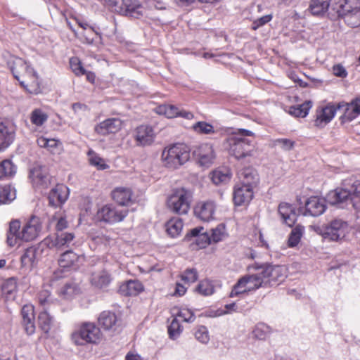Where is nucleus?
I'll return each mask as SVG.
<instances>
[{
  "label": "nucleus",
  "mask_w": 360,
  "mask_h": 360,
  "mask_svg": "<svg viewBox=\"0 0 360 360\" xmlns=\"http://www.w3.org/2000/svg\"><path fill=\"white\" fill-rule=\"evenodd\" d=\"M37 142L39 147L46 148L53 154H60L62 151L61 143L54 139H46L41 136L37 139Z\"/></svg>",
  "instance_id": "nucleus-36"
},
{
  "label": "nucleus",
  "mask_w": 360,
  "mask_h": 360,
  "mask_svg": "<svg viewBox=\"0 0 360 360\" xmlns=\"http://www.w3.org/2000/svg\"><path fill=\"white\" fill-rule=\"evenodd\" d=\"M326 198L311 196L305 202V214L312 217L321 215L326 209Z\"/></svg>",
  "instance_id": "nucleus-19"
},
{
  "label": "nucleus",
  "mask_w": 360,
  "mask_h": 360,
  "mask_svg": "<svg viewBox=\"0 0 360 360\" xmlns=\"http://www.w3.org/2000/svg\"><path fill=\"white\" fill-rule=\"evenodd\" d=\"M37 301L41 309H48V308L54 304L56 300L53 298L49 289L41 290L37 295Z\"/></svg>",
  "instance_id": "nucleus-40"
},
{
  "label": "nucleus",
  "mask_w": 360,
  "mask_h": 360,
  "mask_svg": "<svg viewBox=\"0 0 360 360\" xmlns=\"http://www.w3.org/2000/svg\"><path fill=\"white\" fill-rule=\"evenodd\" d=\"M204 228L202 226L196 227L190 231V233L186 235L188 239L195 243L199 249L205 248L211 243L210 234L207 232H202Z\"/></svg>",
  "instance_id": "nucleus-23"
},
{
  "label": "nucleus",
  "mask_w": 360,
  "mask_h": 360,
  "mask_svg": "<svg viewBox=\"0 0 360 360\" xmlns=\"http://www.w3.org/2000/svg\"><path fill=\"white\" fill-rule=\"evenodd\" d=\"M13 139V132L3 123H0V150L10 145Z\"/></svg>",
  "instance_id": "nucleus-43"
},
{
  "label": "nucleus",
  "mask_w": 360,
  "mask_h": 360,
  "mask_svg": "<svg viewBox=\"0 0 360 360\" xmlns=\"http://www.w3.org/2000/svg\"><path fill=\"white\" fill-rule=\"evenodd\" d=\"M110 282V275L105 270H101L91 274V283L96 288H105L108 286Z\"/></svg>",
  "instance_id": "nucleus-34"
},
{
  "label": "nucleus",
  "mask_w": 360,
  "mask_h": 360,
  "mask_svg": "<svg viewBox=\"0 0 360 360\" xmlns=\"http://www.w3.org/2000/svg\"><path fill=\"white\" fill-rule=\"evenodd\" d=\"M115 12L139 18L145 13V8L138 0H106Z\"/></svg>",
  "instance_id": "nucleus-9"
},
{
  "label": "nucleus",
  "mask_w": 360,
  "mask_h": 360,
  "mask_svg": "<svg viewBox=\"0 0 360 360\" xmlns=\"http://www.w3.org/2000/svg\"><path fill=\"white\" fill-rule=\"evenodd\" d=\"M196 290L200 294L209 296L214 292V285L212 281L205 279L199 283Z\"/></svg>",
  "instance_id": "nucleus-50"
},
{
  "label": "nucleus",
  "mask_w": 360,
  "mask_h": 360,
  "mask_svg": "<svg viewBox=\"0 0 360 360\" xmlns=\"http://www.w3.org/2000/svg\"><path fill=\"white\" fill-rule=\"evenodd\" d=\"M102 339L98 327L93 323H83L77 326L71 334V340L76 345L97 344Z\"/></svg>",
  "instance_id": "nucleus-5"
},
{
  "label": "nucleus",
  "mask_w": 360,
  "mask_h": 360,
  "mask_svg": "<svg viewBox=\"0 0 360 360\" xmlns=\"http://www.w3.org/2000/svg\"><path fill=\"white\" fill-rule=\"evenodd\" d=\"M37 250L35 248L31 247L25 250L21 257L22 266L27 268H32L37 263Z\"/></svg>",
  "instance_id": "nucleus-39"
},
{
  "label": "nucleus",
  "mask_w": 360,
  "mask_h": 360,
  "mask_svg": "<svg viewBox=\"0 0 360 360\" xmlns=\"http://www.w3.org/2000/svg\"><path fill=\"white\" fill-rule=\"evenodd\" d=\"M326 200L330 205L338 206L349 202L354 210L360 212V181L354 178L343 180L340 187L328 193Z\"/></svg>",
  "instance_id": "nucleus-1"
},
{
  "label": "nucleus",
  "mask_w": 360,
  "mask_h": 360,
  "mask_svg": "<svg viewBox=\"0 0 360 360\" xmlns=\"http://www.w3.org/2000/svg\"><path fill=\"white\" fill-rule=\"evenodd\" d=\"M193 193L184 188L176 189L168 197L167 205L168 209L178 214H186L191 207Z\"/></svg>",
  "instance_id": "nucleus-6"
},
{
  "label": "nucleus",
  "mask_w": 360,
  "mask_h": 360,
  "mask_svg": "<svg viewBox=\"0 0 360 360\" xmlns=\"http://www.w3.org/2000/svg\"><path fill=\"white\" fill-rule=\"evenodd\" d=\"M30 121L37 127H41L48 120V115L40 108H36L30 113Z\"/></svg>",
  "instance_id": "nucleus-48"
},
{
  "label": "nucleus",
  "mask_w": 360,
  "mask_h": 360,
  "mask_svg": "<svg viewBox=\"0 0 360 360\" xmlns=\"http://www.w3.org/2000/svg\"><path fill=\"white\" fill-rule=\"evenodd\" d=\"M181 279L188 284L194 283L198 279V273L195 269H186L181 275Z\"/></svg>",
  "instance_id": "nucleus-59"
},
{
  "label": "nucleus",
  "mask_w": 360,
  "mask_h": 360,
  "mask_svg": "<svg viewBox=\"0 0 360 360\" xmlns=\"http://www.w3.org/2000/svg\"><path fill=\"white\" fill-rule=\"evenodd\" d=\"M192 127L198 134H210L214 133L213 126L205 122H198Z\"/></svg>",
  "instance_id": "nucleus-56"
},
{
  "label": "nucleus",
  "mask_w": 360,
  "mask_h": 360,
  "mask_svg": "<svg viewBox=\"0 0 360 360\" xmlns=\"http://www.w3.org/2000/svg\"><path fill=\"white\" fill-rule=\"evenodd\" d=\"M52 324L53 317L48 313L47 309H41L38 316L39 327L47 333L51 330Z\"/></svg>",
  "instance_id": "nucleus-42"
},
{
  "label": "nucleus",
  "mask_w": 360,
  "mask_h": 360,
  "mask_svg": "<svg viewBox=\"0 0 360 360\" xmlns=\"http://www.w3.org/2000/svg\"><path fill=\"white\" fill-rule=\"evenodd\" d=\"M88 156L90 164L96 167L98 169H105L108 167V166L105 163L104 160L99 157L92 150H89Z\"/></svg>",
  "instance_id": "nucleus-52"
},
{
  "label": "nucleus",
  "mask_w": 360,
  "mask_h": 360,
  "mask_svg": "<svg viewBox=\"0 0 360 360\" xmlns=\"http://www.w3.org/2000/svg\"><path fill=\"white\" fill-rule=\"evenodd\" d=\"M231 172L229 168H219L211 174V179L215 185H219L229 182L231 178Z\"/></svg>",
  "instance_id": "nucleus-37"
},
{
  "label": "nucleus",
  "mask_w": 360,
  "mask_h": 360,
  "mask_svg": "<svg viewBox=\"0 0 360 360\" xmlns=\"http://www.w3.org/2000/svg\"><path fill=\"white\" fill-rule=\"evenodd\" d=\"M176 317H177L179 320L181 319L184 322H193L195 319L193 312L186 308L179 309Z\"/></svg>",
  "instance_id": "nucleus-57"
},
{
  "label": "nucleus",
  "mask_w": 360,
  "mask_h": 360,
  "mask_svg": "<svg viewBox=\"0 0 360 360\" xmlns=\"http://www.w3.org/2000/svg\"><path fill=\"white\" fill-rule=\"evenodd\" d=\"M41 219L32 216L23 225L20 230V222L18 219L12 220L9 224L7 235V243L10 246H14L21 241H32L36 239L41 232Z\"/></svg>",
  "instance_id": "nucleus-2"
},
{
  "label": "nucleus",
  "mask_w": 360,
  "mask_h": 360,
  "mask_svg": "<svg viewBox=\"0 0 360 360\" xmlns=\"http://www.w3.org/2000/svg\"><path fill=\"white\" fill-rule=\"evenodd\" d=\"M270 332V328L267 325L259 323L255 326L252 333L255 338L264 340L269 335Z\"/></svg>",
  "instance_id": "nucleus-49"
},
{
  "label": "nucleus",
  "mask_w": 360,
  "mask_h": 360,
  "mask_svg": "<svg viewBox=\"0 0 360 360\" xmlns=\"http://www.w3.org/2000/svg\"><path fill=\"white\" fill-rule=\"evenodd\" d=\"M68 227V221L65 217H60L58 219L56 229L57 231H63Z\"/></svg>",
  "instance_id": "nucleus-64"
},
{
  "label": "nucleus",
  "mask_w": 360,
  "mask_h": 360,
  "mask_svg": "<svg viewBox=\"0 0 360 360\" xmlns=\"http://www.w3.org/2000/svg\"><path fill=\"white\" fill-rule=\"evenodd\" d=\"M226 236L225 226L224 224H219L216 228L211 230L210 235V242L217 243L224 239Z\"/></svg>",
  "instance_id": "nucleus-53"
},
{
  "label": "nucleus",
  "mask_w": 360,
  "mask_h": 360,
  "mask_svg": "<svg viewBox=\"0 0 360 360\" xmlns=\"http://www.w3.org/2000/svg\"><path fill=\"white\" fill-rule=\"evenodd\" d=\"M16 290L17 283L13 278L6 280L1 285L2 293L8 297L13 296Z\"/></svg>",
  "instance_id": "nucleus-51"
},
{
  "label": "nucleus",
  "mask_w": 360,
  "mask_h": 360,
  "mask_svg": "<svg viewBox=\"0 0 360 360\" xmlns=\"http://www.w3.org/2000/svg\"><path fill=\"white\" fill-rule=\"evenodd\" d=\"M155 139L153 129L147 125H141L136 128L135 139L139 146L150 145Z\"/></svg>",
  "instance_id": "nucleus-26"
},
{
  "label": "nucleus",
  "mask_w": 360,
  "mask_h": 360,
  "mask_svg": "<svg viewBox=\"0 0 360 360\" xmlns=\"http://www.w3.org/2000/svg\"><path fill=\"white\" fill-rule=\"evenodd\" d=\"M339 17L344 19L345 23L351 27L360 26V8L352 7L350 0H340L334 8Z\"/></svg>",
  "instance_id": "nucleus-10"
},
{
  "label": "nucleus",
  "mask_w": 360,
  "mask_h": 360,
  "mask_svg": "<svg viewBox=\"0 0 360 360\" xmlns=\"http://www.w3.org/2000/svg\"><path fill=\"white\" fill-rule=\"evenodd\" d=\"M157 113L163 115L168 118L176 117H182L188 120L193 118V115L191 112L179 110L177 107L172 105H161L156 108Z\"/></svg>",
  "instance_id": "nucleus-25"
},
{
  "label": "nucleus",
  "mask_w": 360,
  "mask_h": 360,
  "mask_svg": "<svg viewBox=\"0 0 360 360\" xmlns=\"http://www.w3.org/2000/svg\"><path fill=\"white\" fill-rule=\"evenodd\" d=\"M112 197L120 205H127L131 200L132 193L130 188L118 187L112 191Z\"/></svg>",
  "instance_id": "nucleus-35"
},
{
  "label": "nucleus",
  "mask_w": 360,
  "mask_h": 360,
  "mask_svg": "<svg viewBox=\"0 0 360 360\" xmlns=\"http://www.w3.org/2000/svg\"><path fill=\"white\" fill-rule=\"evenodd\" d=\"M238 178L240 179L239 184L250 186V187H255L259 182V175L252 167H245L241 169L238 173Z\"/></svg>",
  "instance_id": "nucleus-28"
},
{
  "label": "nucleus",
  "mask_w": 360,
  "mask_h": 360,
  "mask_svg": "<svg viewBox=\"0 0 360 360\" xmlns=\"http://www.w3.org/2000/svg\"><path fill=\"white\" fill-rule=\"evenodd\" d=\"M257 270V271L255 274L246 275L240 278L233 287L230 292V297H233L249 291L255 290L260 287H264V281L258 267Z\"/></svg>",
  "instance_id": "nucleus-8"
},
{
  "label": "nucleus",
  "mask_w": 360,
  "mask_h": 360,
  "mask_svg": "<svg viewBox=\"0 0 360 360\" xmlns=\"http://www.w3.org/2000/svg\"><path fill=\"white\" fill-rule=\"evenodd\" d=\"M70 65L73 72L77 76L83 75L86 73V70L77 58H70Z\"/></svg>",
  "instance_id": "nucleus-58"
},
{
  "label": "nucleus",
  "mask_w": 360,
  "mask_h": 360,
  "mask_svg": "<svg viewBox=\"0 0 360 360\" xmlns=\"http://www.w3.org/2000/svg\"><path fill=\"white\" fill-rule=\"evenodd\" d=\"M349 232L350 227L347 222L339 219L331 221L318 231V233L324 239L336 242L345 240Z\"/></svg>",
  "instance_id": "nucleus-7"
},
{
  "label": "nucleus",
  "mask_w": 360,
  "mask_h": 360,
  "mask_svg": "<svg viewBox=\"0 0 360 360\" xmlns=\"http://www.w3.org/2000/svg\"><path fill=\"white\" fill-rule=\"evenodd\" d=\"M83 262V257L72 250H68L60 255L58 259V265L60 268H77Z\"/></svg>",
  "instance_id": "nucleus-24"
},
{
  "label": "nucleus",
  "mask_w": 360,
  "mask_h": 360,
  "mask_svg": "<svg viewBox=\"0 0 360 360\" xmlns=\"http://www.w3.org/2000/svg\"><path fill=\"white\" fill-rule=\"evenodd\" d=\"M278 214H280L283 221L288 226H292L297 219L294 207L286 202L280 203L278 209Z\"/></svg>",
  "instance_id": "nucleus-30"
},
{
  "label": "nucleus",
  "mask_w": 360,
  "mask_h": 360,
  "mask_svg": "<svg viewBox=\"0 0 360 360\" xmlns=\"http://www.w3.org/2000/svg\"><path fill=\"white\" fill-rule=\"evenodd\" d=\"M30 178L36 188H46L50 184V176L44 166L37 165L30 172Z\"/></svg>",
  "instance_id": "nucleus-18"
},
{
  "label": "nucleus",
  "mask_w": 360,
  "mask_h": 360,
  "mask_svg": "<svg viewBox=\"0 0 360 360\" xmlns=\"http://www.w3.org/2000/svg\"><path fill=\"white\" fill-rule=\"evenodd\" d=\"M344 108V112L340 117L342 123L349 122L360 115V98H356L349 103L340 102L338 104V109Z\"/></svg>",
  "instance_id": "nucleus-15"
},
{
  "label": "nucleus",
  "mask_w": 360,
  "mask_h": 360,
  "mask_svg": "<svg viewBox=\"0 0 360 360\" xmlns=\"http://www.w3.org/2000/svg\"><path fill=\"white\" fill-rule=\"evenodd\" d=\"M77 291V287L72 284H65L60 290V294L65 299L72 297Z\"/></svg>",
  "instance_id": "nucleus-60"
},
{
  "label": "nucleus",
  "mask_w": 360,
  "mask_h": 360,
  "mask_svg": "<svg viewBox=\"0 0 360 360\" xmlns=\"http://www.w3.org/2000/svg\"><path fill=\"white\" fill-rule=\"evenodd\" d=\"M190 158V149L184 143H176L165 148L162 153L163 165L172 169L178 168Z\"/></svg>",
  "instance_id": "nucleus-4"
},
{
  "label": "nucleus",
  "mask_w": 360,
  "mask_h": 360,
  "mask_svg": "<svg viewBox=\"0 0 360 360\" xmlns=\"http://www.w3.org/2000/svg\"><path fill=\"white\" fill-rule=\"evenodd\" d=\"M329 7L328 0H311L309 11L314 15L324 13Z\"/></svg>",
  "instance_id": "nucleus-44"
},
{
  "label": "nucleus",
  "mask_w": 360,
  "mask_h": 360,
  "mask_svg": "<svg viewBox=\"0 0 360 360\" xmlns=\"http://www.w3.org/2000/svg\"><path fill=\"white\" fill-rule=\"evenodd\" d=\"M265 286L276 285L283 282L287 276L284 266L264 264L258 267Z\"/></svg>",
  "instance_id": "nucleus-11"
},
{
  "label": "nucleus",
  "mask_w": 360,
  "mask_h": 360,
  "mask_svg": "<svg viewBox=\"0 0 360 360\" xmlns=\"http://www.w3.org/2000/svg\"><path fill=\"white\" fill-rule=\"evenodd\" d=\"M271 19H272L271 15H264V16L258 18L257 20H256L253 22L252 29L255 30L258 29L259 27L265 25L266 23L269 22V21H271Z\"/></svg>",
  "instance_id": "nucleus-62"
},
{
  "label": "nucleus",
  "mask_w": 360,
  "mask_h": 360,
  "mask_svg": "<svg viewBox=\"0 0 360 360\" xmlns=\"http://www.w3.org/2000/svg\"><path fill=\"white\" fill-rule=\"evenodd\" d=\"M68 189L63 184L57 185L53 188L49 195V205L58 207L65 202L68 198Z\"/></svg>",
  "instance_id": "nucleus-27"
},
{
  "label": "nucleus",
  "mask_w": 360,
  "mask_h": 360,
  "mask_svg": "<svg viewBox=\"0 0 360 360\" xmlns=\"http://www.w3.org/2000/svg\"><path fill=\"white\" fill-rule=\"evenodd\" d=\"M98 323L105 330H115L117 327V318L115 313L104 311L99 315Z\"/></svg>",
  "instance_id": "nucleus-33"
},
{
  "label": "nucleus",
  "mask_w": 360,
  "mask_h": 360,
  "mask_svg": "<svg viewBox=\"0 0 360 360\" xmlns=\"http://www.w3.org/2000/svg\"><path fill=\"white\" fill-rule=\"evenodd\" d=\"M254 133L251 131L240 129L227 139L229 152L236 159L240 160L255 154V146L252 141L245 136H252Z\"/></svg>",
  "instance_id": "nucleus-3"
},
{
  "label": "nucleus",
  "mask_w": 360,
  "mask_h": 360,
  "mask_svg": "<svg viewBox=\"0 0 360 360\" xmlns=\"http://www.w3.org/2000/svg\"><path fill=\"white\" fill-rule=\"evenodd\" d=\"M215 205L212 201L200 202L195 208V215L202 221H209L214 218Z\"/></svg>",
  "instance_id": "nucleus-22"
},
{
  "label": "nucleus",
  "mask_w": 360,
  "mask_h": 360,
  "mask_svg": "<svg viewBox=\"0 0 360 360\" xmlns=\"http://www.w3.org/2000/svg\"><path fill=\"white\" fill-rule=\"evenodd\" d=\"M74 238L75 235L72 233L65 232L58 233L56 236L46 237L43 240V244L50 249L62 250L68 247Z\"/></svg>",
  "instance_id": "nucleus-16"
},
{
  "label": "nucleus",
  "mask_w": 360,
  "mask_h": 360,
  "mask_svg": "<svg viewBox=\"0 0 360 360\" xmlns=\"http://www.w3.org/2000/svg\"><path fill=\"white\" fill-rule=\"evenodd\" d=\"M311 107V102L308 101L301 105L290 107L288 112L295 117H304L308 115Z\"/></svg>",
  "instance_id": "nucleus-45"
},
{
  "label": "nucleus",
  "mask_w": 360,
  "mask_h": 360,
  "mask_svg": "<svg viewBox=\"0 0 360 360\" xmlns=\"http://www.w3.org/2000/svg\"><path fill=\"white\" fill-rule=\"evenodd\" d=\"M338 105L330 103L323 107H319L316 110L314 126L323 128L334 118L338 110Z\"/></svg>",
  "instance_id": "nucleus-14"
},
{
  "label": "nucleus",
  "mask_w": 360,
  "mask_h": 360,
  "mask_svg": "<svg viewBox=\"0 0 360 360\" xmlns=\"http://www.w3.org/2000/svg\"><path fill=\"white\" fill-rule=\"evenodd\" d=\"M15 173V167L9 160H4L0 163V179L13 176Z\"/></svg>",
  "instance_id": "nucleus-47"
},
{
  "label": "nucleus",
  "mask_w": 360,
  "mask_h": 360,
  "mask_svg": "<svg viewBox=\"0 0 360 360\" xmlns=\"http://www.w3.org/2000/svg\"><path fill=\"white\" fill-rule=\"evenodd\" d=\"M22 326L27 335H32L35 332L34 314L32 306L25 305L22 309Z\"/></svg>",
  "instance_id": "nucleus-29"
},
{
  "label": "nucleus",
  "mask_w": 360,
  "mask_h": 360,
  "mask_svg": "<svg viewBox=\"0 0 360 360\" xmlns=\"http://www.w3.org/2000/svg\"><path fill=\"white\" fill-rule=\"evenodd\" d=\"M193 155L200 166L206 168L210 167L216 159L215 150L210 143L195 146L193 150Z\"/></svg>",
  "instance_id": "nucleus-13"
},
{
  "label": "nucleus",
  "mask_w": 360,
  "mask_h": 360,
  "mask_svg": "<svg viewBox=\"0 0 360 360\" xmlns=\"http://www.w3.org/2000/svg\"><path fill=\"white\" fill-rule=\"evenodd\" d=\"M195 338L202 344H207L210 341V335L207 328L204 326H198L195 331Z\"/></svg>",
  "instance_id": "nucleus-55"
},
{
  "label": "nucleus",
  "mask_w": 360,
  "mask_h": 360,
  "mask_svg": "<svg viewBox=\"0 0 360 360\" xmlns=\"http://www.w3.org/2000/svg\"><path fill=\"white\" fill-rule=\"evenodd\" d=\"M16 198L15 189L10 185L0 186V205L11 202Z\"/></svg>",
  "instance_id": "nucleus-41"
},
{
  "label": "nucleus",
  "mask_w": 360,
  "mask_h": 360,
  "mask_svg": "<svg viewBox=\"0 0 360 360\" xmlns=\"http://www.w3.org/2000/svg\"><path fill=\"white\" fill-rule=\"evenodd\" d=\"M253 197V188L250 186L236 184L233 191V202L237 206L244 205L250 202Z\"/></svg>",
  "instance_id": "nucleus-21"
},
{
  "label": "nucleus",
  "mask_w": 360,
  "mask_h": 360,
  "mask_svg": "<svg viewBox=\"0 0 360 360\" xmlns=\"http://www.w3.org/2000/svg\"><path fill=\"white\" fill-rule=\"evenodd\" d=\"M122 128V121L119 118H108L95 126V131L102 136L116 134Z\"/></svg>",
  "instance_id": "nucleus-17"
},
{
  "label": "nucleus",
  "mask_w": 360,
  "mask_h": 360,
  "mask_svg": "<svg viewBox=\"0 0 360 360\" xmlns=\"http://www.w3.org/2000/svg\"><path fill=\"white\" fill-rule=\"evenodd\" d=\"M183 226L184 224L181 219L174 217L167 222L166 231L172 238H176L181 234Z\"/></svg>",
  "instance_id": "nucleus-38"
},
{
  "label": "nucleus",
  "mask_w": 360,
  "mask_h": 360,
  "mask_svg": "<svg viewBox=\"0 0 360 360\" xmlns=\"http://www.w3.org/2000/svg\"><path fill=\"white\" fill-rule=\"evenodd\" d=\"M127 210L112 204L103 205L97 211V218L106 223L115 224L122 221L127 215Z\"/></svg>",
  "instance_id": "nucleus-12"
},
{
  "label": "nucleus",
  "mask_w": 360,
  "mask_h": 360,
  "mask_svg": "<svg viewBox=\"0 0 360 360\" xmlns=\"http://www.w3.org/2000/svg\"><path fill=\"white\" fill-rule=\"evenodd\" d=\"M8 65L14 77L20 83V80L24 79V73L29 64L20 58H15L10 61Z\"/></svg>",
  "instance_id": "nucleus-32"
},
{
  "label": "nucleus",
  "mask_w": 360,
  "mask_h": 360,
  "mask_svg": "<svg viewBox=\"0 0 360 360\" xmlns=\"http://www.w3.org/2000/svg\"><path fill=\"white\" fill-rule=\"evenodd\" d=\"M333 73L338 77L345 78L347 76V72L341 64H336L333 67Z\"/></svg>",
  "instance_id": "nucleus-63"
},
{
  "label": "nucleus",
  "mask_w": 360,
  "mask_h": 360,
  "mask_svg": "<svg viewBox=\"0 0 360 360\" xmlns=\"http://www.w3.org/2000/svg\"><path fill=\"white\" fill-rule=\"evenodd\" d=\"M143 290V284L137 280H129L122 283L119 288V292L124 296H135Z\"/></svg>",
  "instance_id": "nucleus-31"
},
{
  "label": "nucleus",
  "mask_w": 360,
  "mask_h": 360,
  "mask_svg": "<svg viewBox=\"0 0 360 360\" xmlns=\"http://www.w3.org/2000/svg\"><path fill=\"white\" fill-rule=\"evenodd\" d=\"M294 141L288 139H278L275 140L274 144L276 146H280L282 149L285 150H290L294 146Z\"/></svg>",
  "instance_id": "nucleus-61"
},
{
  "label": "nucleus",
  "mask_w": 360,
  "mask_h": 360,
  "mask_svg": "<svg viewBox=\"0 0 360 360\" xmlns=\"http://www.w3.org/2000/svg\"><path fill=\"white\" fill-rule=\"evenodd\" d=\"M304 231V226L301 225H297L295 228H293L289 235L288 240V245L290 248L296 247L303 236Z\"/></svg>",
  "instance_id": "nucleus-46"
},
{
  "label": "nucleus",
  "mask_w": 360,
  "mask_h": 360,
  "mask_svg": "<svg viewBox=\"0 0 360 360\" xmlns=\"http://www.w3.org/2000/svg\"><path fill=\"white\" fill-rule=\"evenodd\" d=\"M20 85L28 92L37 94L39 92V83L36 71L29 65L24 73V79L20 80Z\"/></svg>",
  "instance_id": "nucleus-20"
},
{
  "label": "nucleus",
  "mask_w": 360,
  "mask_h": 360,
  "mask_svg": "<svg viewBox=\"0 0 360 360\" xmlns=\"http://www.w3.org/2000/svg\"><path fill=\"white\" fill-rule=\"evenodd\" d=\"M181 332L182 327L180 325L179 320L177 317H174L168 327L169 337L174 340L179 336Z\"/></svg>",
  "instance_id": "nucleus-54"
}]
</instances>
